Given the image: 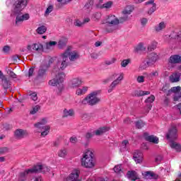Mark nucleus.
I'll return each instance as SVG.
<instances>
[{
	"instance_id": "72a5a7b5",
	"label": "nucleus",
	"mask_w": 181,
	"mask_h": 181,
	"mask_svg": "<svg viewBox=\"0 0 181 181\" xmlns=\"http://www.w3.org/2000/svg\"><path fill=\"white\" fill-rule=\"evenodd\" d=\"M1 86L5 90L9 88V87L11 86V82L9 81V80H8V78L6 77L1 81Z\"/></svg>"
},
{
	"instance_id": "5fc2aeb1",
	"label": "nucleus",
	"mask_w": 181,
	"mask_h": 181,
	"mask_svg": "<svg viewBox=\"0 0 181 181\" xmlns=\"http://www.w3.org/2000/svg\"><path fill=\"white\" fill-rule=\"evenodd\" d=\"M137 83H139L140 84L142 83H145V76H139L136 78Z\"/></svg>"
},
{
	"instance_id": "3c124183",
	"label": "nucleus",
	"mask_w": 181,
	"mask_h": 181,
	"mask_svg": "<svg viewBox=\"0 0 181 181\" xmlns=\"http://www.w3.org/2000/svg\"><path fill=\"white\" fill-rule=\"evenodd\" d=\"M154 101H155V96L153 95H151L145 100V103L151 104Z\"/></svg>"
},
{
	"instance_id": "423d86ee",
	"label": "nucleus",
	"mask_w": 181,
	"mask_h": 181,
	"mask_svg": "<svg viewBox=\"0 0 181 181\" xmlns=\"http://www.w3.org/2000/svg\"><path fill=\"white\" fill-rule=\"evenodd\" d=\"M38 172H42V173H47V172H50V168L46 165H35L31 169L25 170L20 174L18 181L26 180V176L30 175V173H37Z\"/></svg>"
},
{
	"instance_id": "c756f323",
	"label": "nucleus",
	"mask_w": 181,
	"mask_h": 181,
	"mask_svg": "<svg viewBox=\"0 0 181 181\" xmlns=\"http://www.w3.org/2000/svg\"><path fill=\"white\" fill-rule=\"evenodd\" d=\"M149 94H151V92L148 90H135L134 95H136L137 97H143L144 95H149Z\"/></svg>"
},
{
	"instance_id": "37998d69",
	"label": "nucleus",
	"mask_w": 181,
	"mask_h": 181,
	"mask_svg": "<svg viewBox=\"0 0 181 181\" xmlns=\"http://www.w3.org/2000/svg\"><path fill=\"white\" fill-rule=\"evenodd\" d=\"M112 1H107L106 3L103 4L102 8H104L105 9H110V8H112Z\"/></svg>"
},
{
	"instance_id": "603ef678",
	"label": "nucleus",
	"mask_w": 181,
	"mask_h": 181,
	"mask_svg": "<svg viewBox=\"0 0 181 181\" xmlns=\"http://www.w3.org/2000/svg\"><path fill=\"white\" fill-rule=\"evenodd\" d=\"M93 6V0H88V2L85 4V9H91Z\"/></svg>"
},
{
	"instance_id": "864d4df0",
	"label": "nucleus",
	"mask_w": 181,
	"mask_h": 181,
	"mask_svg": "<svg viewBox=\"0 0 181 181\" xmlns=\"http://www.w3.org/2000/svg\"><path fill=\"white\" fill-rule=\"evenodd\" d=\"M131 63V59H124L121 62L122 67H127Z\"/></svg>"
},
{
	"instance_id": "412c9836",
	"label": "nucleus",
	"mask_w": 181,
	"mask_h": 181,
	"mask_svg": "<svg viewBox=\"0 0 181 181\" xmlns=\"http://www.w3.org/2000/svg\"><path fill=\"white\" fill-rule=\"evenodd\" d=\"M180 91H181L180 86H175V87L171 88L170 90H168L165 93L166 95H170V94L173 93L174 94H175V97H177V95L180 93Z\"/></svg>"
},
{
	"instance_id": "9d476101",
	"label": "nucleus",
	"mask_w": 181,
	"mask_h": 181,
	"mask_svg": "<svg viewBox=\"0 0 181 181\" xmlns=\"http://www.w3.org/2000/svg\"><path fill=\"white\" fill-rule=\"evenodd\" d=\"M112 78H115V80L110 84V88L108 89V93H111L112 90H114L118 86V84H120L121 81L124 80L125 74L123 72L115 73L112 75Z\"/></svg>"
},
{
	"instance_id": "7c9ffc66",
	"label": "nucleus",
	"mask_w": 181,
	"mask_h": 181,
	"mask_svg": "<svg viewBox=\"0 0 181 181\" xmlns=\"http://www.w3.org/2000/svg\"><path fill=\"white\" fill-rule=\"evenodd\" d=\"M170 63H181V57L179 55H173L170 57Z\"/></svg>"
},
{
	"instance_id": "ddd939ff",
	"label": "nucleus",
	"mask_w": 181,
	"mask_h": 181,
	"mask_svg": "<svg viewBox=\"0 0 181 181\" xmlns=\"http://www.w3.org/2000/svg\"><path fill=\"white\" fill-rule=\"evenodd\" d=\"M145 8L147 10V15L151 16L156 11V3L155 0H148L145 3Z\"/></svg>"
},
{
	"instance_id": "58836bf2",
	"label": "nucleus",
	"mask_w": 181,
	"mask_h": 181,
	"mask_svg": "<svg viewBox=\"0 0 181 181\" xmlns=\"http://www.w3.org/2000/svg\"><path fill=\"white\" fill-rule=\"evenodd\" d=\"M53 9H54V7L53 6V5L48 6V7L47 8L45 12V16H49V15H50V13L53 12Z\"/></svg>"
},
{
	"instance_id": "a878e982",
	"label": "nucleus",
	"mask_w": 181,
	"mask_h": 181,
	"mask_svg": "<svg viewBox=\"0 0 181 181\" xmlns=\"http://www.w3.org/2000/svg\"><path fill=\"white\" fill-rule=\"evenodd\" d=\"M110 131V127H100L94 132V134L97 136L103 135V134H105V132H108Z\"/></svg>"
},
{
	"instance_id": "0e129e2a",
	"label": "nucleus",
	"mask_w": 181,
	"mask_h": 181,
	"mask_svg": "<svg viewBox=\"0 0 181 181\" xmlns=\"http://www.w3.org/2000/svg\"><path fill=\"white\" fill-rule=\"evenodd\" d=\"M169 103H170V100H169V98H165L163 103L164 105L165 106L169 105Z\"/></svg>"
},
{
	"instance_id": "f3484780",
	"label": "nucleus",
	"mask_w": 181,
	"mask_h": 181,
	"mask_svg": "<svg viewBox=\"0 0 181 181\" xmlns=\"http://www.w3.org/2000/svg\"><path fill=\"white\" fill-rule=\"evenodd\" d=\"M57 45V42L56 41H49L45 42L44 45V52H52L54 49V47Z\"/></svg>"
},
{
	"instance_id": "79ce46f5",
	"label": "nucleus",
	"mask_w": 181,
	"mask_h": 181,
	"mask_svg": "<svg viewBox=\"0 0 181 181\" xmlns=\"http://www.w3.org/2000/svg\"><path fill=\"white\" fill-rule=\"evenodd\" d=\"M157 45L158 43L156 42H151V45L148 46L147 49L148 52H152V50H155V49H156Z\"/></svg>"
},
{
	"instance_id": "39448f33",
	"label": "nucleus",
	"mask_w": 181,
	"mask_h": 181,
	"mask_svg": "<svg viewBox=\"0 0 181 181\" xmlns=\"http://www.w3.org/2000/svg\"><path fill=\"white\" fill-rule=\"evenodd\" d=\"M99 92L98 90L93 91L88 94L83 99L79 101L81 105H97L101 102V98L98 97Z\"/></svg>"
},
{
	"instance_id": "7ed1b4c3",
	"label": "nucleus",
	"mask_w": 181,
	"mask_h": 181,
	"mask_svg": "<svg viewBox=\"0 0 181 181\" xmlns=\"http://www.w3.org/2000/svg\"><path fill=\"white\" fill-rule=\"evenodd\" d=\"M52 74L55 76V78L51 79L49 81V86L52 87H57L56 89V93L59 95L63 93V90H64V85L63 84L64 81V78H66V74L64 72H60V70H57L55 72L53 71Z\"/></svg>"
},
{
	"instance_id": "e2e57ef3",
	"label": "nucleus",
	"mask_w": 181,
	"mask_h": 181,
	"mask_svg": "<svg viewBox=\"0 0 181 181\" xmlns=\"http://www.w3.org/2000/svg\"><path fill=\"white\" fill-rule=\"evenodd\" d=\"M94 135H95V134H94V132H93V133H90V132H88V133L86 134V137L88 139H90V138H93V136H94Z\"/></svg>"
},
{
	"instance_id": "bb28decb",
	"label": "nucleus",
	"mask_w": 181,
	"mask_h": 181,
	"mask_svg": "<svg viewBox=\"0 0 181 181\" xmlns=\"http://www.w3.org/2000/svg\"><path fill=\"white\" fill-rule=\"evenodd\" d=\"M47 69H49V66L47 64H42L38 71V76H40L41 77L45 76V74H46V71H47Z\"/></svg>"
},
{
	"instance_id": "a18cd8bd",
	"label": "nucleus",
	"mask_w": 181,
	"mask_h": 181,
	"mask_svg": "<svg viewBox=\"0 0 181 181\" xmlns=\"http://www.w3.org/2000/svg\"><path fill=\"white\" fill-rule=\"evenodd\" d=\"M115 62H117V59L115 58H112L110 59H107V60H105L104 64L106 65V66H111V64H114V63H115Z\"/></svg>"
},
{
	"instance_id": "c9c22d12",
	"label": "nucleus",
	"mask_w": 181,
	"mask_h": 181,
	"mask_svg": "<svg viewBox=\"0 0 181 181\" xmlns=\"http://www.w3.org/2000/svg\"><path fill=\"white\" fill-rule=\"evenodd\" d=\"M47 30V28L46 26L41 25L37 28L36 32L38 33V35H43V33H46Z\"/></svg>"
},
{
	"instance_id": "c85d7f7f",
	"label": "nucleus",
	"mask_w": 181,
	"mask_h": 181,
	"mask_svg": "<svg viewBox=\"0 0 181 181\" xmlns=\"http://www.w3.org/2000/svg\"><path fill=\"white\" fill-rule=\"evenodd\" d=\"M66 45H67V38L66 37H62L58 42L59 49H64V47H66Z\"/></svg>"
},
{
	"instance_id": "4d7b16f0",
	"label": "nucleus",
	"mask_w": 181,
	"mask_h": 181,
	"mask_svg": "<svg viewBox=\"0 0 181 181\" xmlns=\"http://www.w3.org/2000/svg\"><path fill=\"white\" fill-rule=\"evenodd\" d=\"M3 52H4L6 54H8V53H9V52H11V47H9V45H6L3 47Z\"/></svg>"
},
{
	"instance_id": "a211bd4d",
	"label": "nucleus",
	"mask_w": 181,
	"mask_h": 181,
	"mask_svg": "<svg viewBox=\"0 0 181 181\" xmlns=\"http://www.w3.org/2000/svg\"><path fill=\"white\" fill-rule=\"evenodd\" d=\"M88 91V86H78L75 92L76 95H78V97H81V95H84L85 94H87V92Z\"/></svg>"
},
{
	"instance_id": "f257e3e1",
	"label": "nucleus",
	"mask_w": 181,
	"mask_h": 181,
	"mask_svg": "<svg viewBox=\"0 0 181 181\" xmlns=\"http://www.w3.org/2000/svg\"><path fill=\"white\" fill-rule=\"evenodd\" d=\"M12 1L13 0L6 1V4L7 6H9V5L12 4ZM28 2H29V0H15L13 8L11 10V16H15V15H17L16 18V26H19L21 23H23L25 21H29V19H30V16L29 13L19 14L21 12H22V11H23L24 8H26L28 6Z\"/></svg>"
},
{
	"instance_id": "e433bc0d",
	"label": "nucleus",
	"mask_w": 181,
	"mask_h": 181,
	"mask_svg": "<svg viewBox=\"0 0 181 181\" xmlns=\"http://www.w3.org/2000/svg\"><path fill=\"white\" fill-rule=\"evenodd\" d=\"M58 156L59 158H66L67 156V149L62 148L58 151Z\"/></svg>"
},
{
	"instance_id": "393cba45",
	"label": "nucleus",
	"mask_w": 181,
	"mask_h": 181,
	"mask_svg": "<svg viewBox=\"0 0 181 181\" xmlns=\"http://www.w3.org/2000/svg\"><path fill=\"white\" fill-rule=\"evenodd\" d=\"M170 148H172V149H175L176 152H181V144L176 142V141H173V140L172 141H170Z\"/></svg>"
},
{
	"instance_id": "473e14b6",
	"label": "nucleus",
	"mask_w": 181,
	"mask_h": 181,
	"mask_svg": "<svg viewBox=\"0 0 181 181\" xmlns=\"http://www.w3.org/2000/svg\"><path fill=\"white\" fill-rule=\"evenodd\" d=\"M132 11H134V7L132 6H127L122 11L123 15H131L132 13Z\"/></svg>"
},
{
	"instance_id": "4be33fe9",
	"label": "nucleus",
	"mask_w": 181,
	"mask_h": 181,
	"mask_svg": "<svg viewBox=\"0 0 181 181\" xmlns=\"http://www.w3.org/2000/svg\"><path fill=\"white\" fill-rule=\"evenodd\" d=\"M142 175L146 179H158V175L153 171H144Z\"/></svg>"
},
{
	"instance_id": "bf43d9fd",
	"label": "nucleus",
	"mask_w": 181,
	"mask_h": 181,
	"mask_svg": "<svg viewBox=\"0 0 181 181\" xmlns=\"http://www.w3.org/2000/svg\"><path fill=\"white\" fill-rule=\"evenodd\" d=\"M78 141V140L77 139V137H76V136H71L69 139V141L71 142V144H77Z\"/></svg>"
},
{
	"instance_id": "0eeeda50",
	"label": "nucleus",
	"mask_w": 181,
	"mask_h": 181,
	"mask_svg": "<svg viewBox=\"0 0 181 181\" xmlns=\"http://www.w3.org/2000/svg\"><path fill=\"white\" fill-rule=\"evenodd\" d=\"M105 30L107 33H111L115 32L118 29V25H119V20L117 16L114 15H110L105 20Z\"/></svg>"
},
{
	"instance_id": "09e8293b",
	"label": "nucleus",
	"mask_w": 181,
	"mask_h": 181,
	"mask_svg": "<svg viewBox=\"0 0 181 181\" xmlns=\"http://www.w3.org/2000/svg\"><path fill=\"white\" fill-rule=\"evenodd\" d=\"M145 126V123L142 120H139L136 122V127L139 129H141V128H143V127Z\"/></svg>"
},
{
	"instance_id": "4c0bfd02",
	"label": "nucleus",
	"mask_w": 181,
	"mask_h": 181,
	"mask_svg": "<svg viewBox=\"0 0 181 181\" xmlns=\"http://www.w3.org/2000/svg\"><path fill=\"white\" fill-rule=\"evenodd\" d=\"M40 110V105H35L32 107V109L30 110V114L31 115H35V114H37Z\"/></svg>"
},
{
	"instance_id": "c03bdc74",
	"label": "nucleus",
	"mask_w": 181,
	"mask_h": 181,
	"mask_svg": "<svg viewBox=\"0 0 181 181\" xmlns=\"http://www.w3.org/2000/svg\"><path fill=\"white\" fill-rule=\"evenodd\" d=\"M114 172H115V173H122V167L121 165H117L115 166V168H113Z\"/></svg>"
},
{
	"instance_id": "f704fd0d",
	"label": "nucleus",
	"mask_w": 181,
	"mask_h": 181,
	"mask_svg": "<svg viewBox=\"0 0 181 181\" xmlns=\"http://www.w3.org/2000/svg\"><path fill=\"white\" fill-rule=\"evenodd\" d=\"M146 50V47L145 46V44H144V43H139L135 47V52H145Z\"/></svg>"
},
{
	"instance_id": "b1692460",
	"label": "nucleus",
	"mask_w": 181,
	"mask_h": 181,
	"mask_svg": "<svg viewBox=\"0 0 181 181\" xmlns=\"http://www.w3.org/2000/svg\"><path fill=\"white\" fill-rule=\"evenodd\" d=\"M15 136L16 138L22 139V138H25V136H28V132L26 130L18 129L16 130Z\"/></svg>"
},
{
	"instance_id": "2f4dec72",
	"label": "nucleus",
	"mask_w": 181,
	"mask_h": 181,
	"mask_svg": "<svg viewBox=\"0 0 181 181\" xmlns=\"http://www.w3.org/2000/svg\"><path fill=\"white\" fill-rule=\"evenodd\" d=\"M127 177H129L130 180L135 181L138 179V174L135 171H129L127 173Z\"/></svg>"
},
{
	"instance_id": "49530a36",
	"label": "nucleus",
	"mask_w": 181,
	"mask_h": 181,
	"mask_svg": "<svg viewBox=\"0 0 181 181\" xmlns=\"http://www.w3.org/2000/svg\"><path fill=\"white\" fill-rule=\"evenodd\" d=\"M129 145V141H128V140H124L122 142V149L123 151L127 150V148H128Z\"/></svg>"
},
{
	"instance_id": "de8ad7c7",
	"label": "nucleus",
	"mask_w": 181,
	"mask_h": 181,
	"mask_svg": "<svg viewBox=\"0 0 181 181\" xmlns=\"http://www.w3.org/2000/svg\"><path fill=\"white\" fill-rule=\"evenodd\" d=\"M101 18V13H94L93 16H92V19H93L94 21H100V19Z\"/></svg>"
},
{
	"instance_id": "1a4fd4ad",
	"label": "nucleus",
	"mask_w": 181,
	"mask_h": 181,
	"mask_svg": "<svg viewBox=\"0 0 181 181\" xmlns=\"http://www.w3.org/2000/svg\"><path fill=\"white\" fill-rule=\"evenodd\" d=\"M158 60H159V54L152 52L149 54L145 62L140 65L139 69L141 70H145V69L149 66H153V64H155Z\"/></svg>"
},
{
	"instance_id": "f8f14e48",
	"label": "nucleus",
	"mask_w": 181,
	"mask_h": 181,
	"mask_svg": "<svg viewBox=\"0 0 181 181\" xmlns=\"http://www.w3.org/2000/svg\"><path fill=\"white\" fill-rule=\"evenodd\" d=\"M27 50H28V52H37V53H42V52H45L43 44L40 42H35L32 45H28Z\"/></svg>"
},
{
	"instance_id": "cd10ccee",
	"label": "nucleus",
	"mask_w": 181,
	"mask_h": 181,
	"mask_svg": "<svg viewBox=\"0 0 181 181\" xmlns=\"http://www.w3.org/2000/svg\"><path fill=\"white\" fill-rule=\"evenodd\" d=\"M63 117L67 118L68 117H74V110L73 109H64L63 110Z\"/></svg>"
},
{
	"instance_id": "aec40b11",
	"label": "nucleus",
	"mask_w": 181,
	"mask_h": 181,
	"mask_svg": "<svg viewBox=\"0 0 181 181\" xmlns=\"http://www.w3.org/2000/svg\"><path fill=\"white\" fill-rule=\"evenodd\" d=\"M133 158L136 163H142V160H144V155L142 154V152L136 151L134 153Z\"/></svg>"
},
{
	"instance_id": "6ab92c4d",
	"label": "nucleus",
	"mask_w": 181,
	"mask_h": 181,
	"mask_svg": "<svg viewBox=\"0 0 181 181\" xmlns=\"http://www.w3.org/2000/svg\"><path fill=\"white\" fill-rule=\"evenodd\" d=\"M144 139H146V141L151 142L152 144H159V138H158L156 136L149 135L148 134V133H145L144 135Z\"/></svg>"
},
{
	"instance_id": "f03ea898",
	"label": "nucleus",
	"mask_w": 181,
	"mask_h": 181,
	"mask_svg": "<svg viewBox=\"0 0 181 181\" xmlns=\"http://www.w3.org/2000/svg\"><path fill=\"white\" fill-rule=\"evenodd\" d=\"M80 58V54L76 50H71V47H68L66 50L60 54L57 59L56 64L53 67V72L57 70H64L69 64V59L70 62H76Z\"/></svg>"
},
{
	"instance_id": "6e6552de",
	"label": "nucleus",
	"mask_w": 181,
	"mask_h": 181,
	"mask_svg": "<svg viewBox=\"0 0 181 181\" xmlns=\"http://www.w3.org/2000/svg\"><path fill=\"white\" fill-rule=\"evenodd\" d=\"M47 123V120L46 119H43L42 121L36 123L35 124V127L37 129V132L41 133V136H46L49 135V132H50V126L45 125V124Z\"/></svg>"
},
{
	"instance_id": "680f3d73",
	"label": "nucleus",
	"mask_w": 181,
	"mask_h": 181,
	"mask_svg": "<svg viewBox=\"0 0 181 181\" xmlns=\"http://www.w3.org/2000/svg\"><path fill=\"white\" fill-rule=\"evenodd\" d=\"M59 4H61L62 5H66V4L70 2L71 0H57Z\"/></svg>"
},
{
	"instance_id": "052dcab7",
	"label": "nucleus",
	"mask_w": 181,
	"mask_h": 181,
	"mask_svg": "<svg viewBox=\"0 0 181 181\" xmlns=\"http://www.w3.org/2000/svg\"><path fill=\"white\" fill-rule=\"evenodd\" d=\"M35 71V66L31 67L28 71V77H32Z\"/></svg>"
},
{
	"instance_id": "8fccbe9b",
	"label": "nucleus",
	"mask_w": 181,
	"mask_h": 181,
	"mask_svg": "<svg viewBox=\"0 0 181 181\" xmlns=\"http://www.w3.org/2000/svg\"><path fill=\"white\" fill-rule=\"evenodd\" d=\"M7 74L9 76V77H11V78H16L17 75L13 73V71L11 69H7Z\"/></svg>"
},
{
	"instance_id": "69168bd1",
	"label": "nucleus",
	"mask_w": 181,
	"mask_h": 181,
	"mask_svg": "<svg viewBox=\"0 0 181 181\" xmlns=\"http://www.w3.org/2000/svg\"><path fill=\"white\" fill-rule=\"evenodd\" d=\"M163 159V157L162 156H158L156 158V161L159 163Z\"/></svg>"
},
{
	"instance_id": "dca6fc26",
	"label": "nucleus",
	"mask_w": 181,
	"mask_h": 181,
	"mask_svg": "<svg viewBox=\"0 0 181 181\" xmlns=\"http://www.w3.org/2000/svg\"><path fill=\"white\" fill-rule=\"evenodd\" d=\"M68 180L70 181H81L80 179V170H74L68 177Z\"/></svg>"
},
{
	"instance_id": "4468645a",
	"label": "nucleus",
	"mask_w": 181,
	"mask_h": 181,
	"mask_svg": "<svg viewBox=\"0 0 181 181\" xmlns=\"http://www.w3.org/2000/svg\"><path fill=\"white\" fill-rule=\"evenodd\" d=\"M83 83H84L83 78L80 76L75 77L69 81V87H71V88H77L78 87H80Z\"/></svg>"
},
{
	"instance_id": "338daca9",
	"label": "nucleus",
	"mask_w": 181,
	"mask_h": 181,
	"mask_svg": "<svg viewBox=\"0 0 181 181\" xmlns=\"http://www.w3.org/2000/svg\"><path fill=\"white\" fill-rule=\"evenodd\" d=\"M174 101H181V95L174 96Z\"/></svg>"
},
{
	"instance_id": "2eb2a0df",
	"label": "nucleus",
	"mask_w": 181,
	"mask_h": 181,
	"mask_svg": "<svg viewBox=\"0 0 181 181\" xmlns=\"http://www.w3.org/2000/svg\"><path fill=\"white\" fill-rule=\"evenodd\" d=\"M166 26H168V23L165 21H161L153 27V30L156 33H162L166 29Z\"/></svg>"
},
{
	"instance_id": "13d9d810",
	"label": "nucleus",
	"mask_w": 181,
	"mask_h": 181,
	"mask_svg": "<svg viewBox=\"0 0 181 181\" xmlns=\"http://www.w3.org/2000/svg\"><path fill=\"white\" fill-rule=\"evenodd\" d=\"M141 26H146V23H148V18H142L140 20Z\"/></svg>"
},
{
	"instance_id": "5701e85b",
	"label": "nucleus",
	"mask_w": 181,
	"mask_h": 181,
	"mask_svg": "<svg viewBox=\"0 0 181 181\" xmlns=\"http://www.w3.org/2000/svg\"><path fill=\"white\" fill-rule=\"evenodd\" d=\"M180 73H173L169 77V80L171 83H179L180 81Z\"/></svg>"
},
{
	"instance_id": "a19ab883",
	"label": "nucleus",
	"mask_w": 181,
	"mask_h": 181,
	"mask_svg": "<svg viewBox=\"0 0 181 181\" xmlns=\"http://www.w3.org/2000/svg\"><path fill=\"white\" fill-rule=\"evenodd\" d=\"M158 76H159V72L157 70H154L148 74V78L151 80V78H153V77H158Z\"/></svg>"
},
{
	"instance_id": "6e6d98bb",
	"label": "nucleus",
	"mask_w": 181,
	"mask_h": 181,
	"mask_svg": "<svg viewBox=\"0 0 181 181\" xmlns=\"http://www.w3.org/2000/svg\"><path fill=\"white\" fill-rule=\"evenodd\" d=\"M30 98L33 101H37V93L36 92L32 93L30 95Z\"/></svg>"
},
{
	"instance_id": "ea45409f",
	"label": "nucleus",
	"mask_w": 181,
	"mask_h": 181,
	"mask_svg": "<svg viewBox=\"0 0 181 181\" xmlns=\"http://www.w3.org/2000/svg\"><path fill=\"white\" fill-rule=\"evenodd\" d=\"M74 26H77L78 28H81V26L84 25V23H83V21H81V20H80L78 18H76L74 21Z\"/></svg>"
},
{
	"instance_id": "20e7f679",
	"label": "nucleus",
	"mask_w": 181,
	"mask_h": 181,
	"mask_svg": "<svg viewBox=\"0 0 181 181\" xmlns=\"http://www.w3.org/2000/svg\"><path fill=\"white\" fill-rule=\"evenodd\" d=\"M81 164L83 168L86 169H93L95 166V160L94 154L91 150H86L81 159Z\"/></svg>"
},
{
	"instance_id": "774afa93",
	"label": "nucleus",
	"mask_w": 181,
	"mask_h": 181,
	"mask_svg": "<svg viewBox=\"0 0 181 181\" xmlns=\"http://www.w3.org/2000/svg\"><path fill=\"white\" fill-rule=\"evenodd\" d=\"M34 181H43V179L42 178V177H36Z\"/></svg>"
},
{
	"instance_id": "9b49d317",
	"label": "nucleus",
	"mask_w": 181,
	"mask_h": 181,
	"mask_svg": "<svg viewBox=\"0 0 181 181\" xmlns=\"http://www.w3.org/2000/svg\"><path fill=\"white\" fill-rule=\"evenodd\" d=\"M166 139L171 142L177 139V127L176 125H171L168 132L166 134Z\"/></svg>"
}]
</instances>
